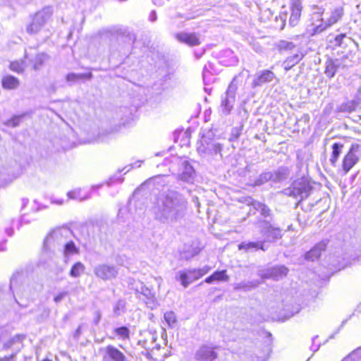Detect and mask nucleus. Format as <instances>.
Segmentation results:
<instances>
[{
	"label": "nucleus",
	"instance_id": "nucleus-46",
	"mask_svg": "<svg viewBox=\"0 0 361 361\" xmlns=\"http://www.w3.org/2000/svg\"><path fill=\"white\" fill-rule=\"evenodd\" d=\"M68 197L70 199L79 200L80 201H82L87 200L89 197H80V190L76 189L68 192Z\"/></svg>",
	"mask_w": 361,
	"mask_h": 361
},
{
	"label": "nucleus",
	"instance_id": "nucleus-22",
	"mask_svg": "<svg viewBox=\"0 0 361 361\" xmlns=\"http://www.w3.org/2000/svg\"><path fill=\"white\" fill-rule=\"evenodd\" d=\"M327 241L322 240L314 245V247L307 252L305 255V259L310 261L317 259L322 251L326 250Z\"/></svg>",
	"mask_w": 361,
	"mask_h": 361
},
{
	"label": "nucleus",
	"instance_id": "nucleus-45",
	"mask_svg": "<svg viewBox=\"0 0 361 361\" xmlns=\"http://www.w3.org/2000/svg\"><path fill=\"white\" fill-rule=\"evenodd\" d=\"M11 70L17 73H20L25 69V63L23 61H13L10 64Z\"/></svg>",
	"mask_w": 361,
	"mask_h": 361
},
{
	"label": "nucleus",
	"instance_id": "nucleus-42",
	"mask_svg": "<svg viewBox=\"0 0 361 361\" xmlns=\"http://www.w3.org/2000/svg\"><path fill=\"white\" fill-rule=\"evenodd\" d=\"M297 46L293 42L281 40L279 44V49L281 51H288L294 49Z\"/></svg>",
	"mask_w": 361,
	"mask_h": 361
},
{
	"label": "nucleus",
	"instance_id": "nucleus-19",
	"mask_svg": "<svg viewBox=\"0 0 361 361\" xmlns=\"http://www.w3.org/2000/svg\"><path fill=\"white\" fill-rule=\"evenodd\" d=\"M358 161L359 158L353 152V149L352 147L343 159L342 168L344 175H346Z\"/></svg>",
	"mask_w": 361,
	"mask_h": 361
},
{
	"label": "nucleus",
	"instance_id": "nucleus-49",
	"mask_svg": "<svg viewBox=\"0 0 361 361\" xmlns=\"http://www.w3.org/2000/svg\"><path fill=\"white\" fill-rule=\"evenodd\" d=\"M68 295L67 291H63L59 293L54 298V301L56 303L60 302L66 295Z\"/></svg>",
	"mask_w": 361,
	"mask_h": 361
},
{
	"label": "nucleus",
	"instance_id": "nucleus-7",
	"mask_svg": "<svg viewBox=\"0 0 361 361\" xmlns=\"http://www.w3.org/2000/svg\"><path fill=\"white\" fill-rule=\"evenodd\" d=\"M73 235L72 231L67 227L58 228L52 231L45 238L44 246L49 249L51 245H63Z\"/></svg>",
	"mask_w": 361,
	"mask_h": 361
},
{
	"label": "nucleus",
	"instance_id": "nucleus-40",
	"mask_svg": "<svg viewBox=\"0 0 361 361\" xmlns=\"http://www.w3.org/2000/svg\"><path fill=\"white\" fill-rule=\"evenodd\" d=\"M114 332L117 336L123 340H128L130 338V329L127 326L116 328Z\"/></svg>",
	"mask_w": 361,
	"mask_h": 361
},
{
	"label": "nucleus",
	"instance_id": "nucleus-34",
	"mask_svg": "<svg viewBox=\"0 0 361 361\" xmlns=\"http://www.w3.org/2000/svg\"><path fill=\"white\" fill-rule=\"evenodd\" d=\"M272 171H264L255 180L254 186H260L269 180H273Z\"/></svg>",
	"mask_w": 361,
	"mask_h": 361
},
{
	"label": "nucleus",
	"instance_id": "nucleus-36",
	"mask_svg": "<svg viewBox=\"0 0 361 361\" xmlns=\"http://www.w3.org/2000/svg\"><path fill=\"white\" fill-rule=\"evenodd\" d=\"M85 265L80 262L75 263L70 271V276L73 278H78L85 271Z\"/></svg>",
	"mask_w": 361,
	"mask_h": 361
},
{
	"label": "nucleus",
	"instance_id": "nucleus-55",
	"mask_svg": "<svg viewBox=\"0 0 361 361\" xmlns=\"http://www.w3.org/2000/svg\"><path fill=\"white\" fill-rule=\"evenodd\" d=\"M192 201L195 203V206L197 208H199L200 206V203L199 202V199L197 197L195 196V197H192Z\"/></svg>",
	"mask_w": 361,
	"mask_h": 361
},
{
	"label": "nucleus",
	"instance_id": "nucleus-38",
	"mask_svg": "<svg viewBox=\"0 0 361 361\" xmlns=\"http://www.w3.org/2000/svg\"><path fill=\"white\" fill-rule=\"evenodd\" d=\"M126 302L124 300H118L114 306L113 312L116 317H118L126 312Z\"/></svg>",
	"mask_w": 361,
	"mask_h": 361
},
{
	"label": "nucleus",
	"instance_id": "nucleus-53",
	"mask_svg": "<svg viewBox=\"0 0 361 361\" xmlns=\"http://www.w3.org/2000/svg\"><path fill=\"white\" fill-rule=\"evenodd\" d=\"M149 19L151 22H155L157 19V16L156 14V12L154 11H152L149 16Z\"/></svg>",
	"mask_w": 361,
	"mask_h": 361
},
{
	"label": "nucleus",
	"instance_id": "nucleus-30",
	"mask_svg": "<svg viewBox=\"0 0 361 361\" xmlns=\"http://www.w3.org/2000/svg\"><path fill=\"white\" fill-rule=\"evenodd\" d=\"M343 145L339 142H336L332 146V153L329 161L333 166H336L338 157H340Z\"/></svg>",
	"mask_w": 361,
	"mask_h": 361
},
{
	"label": "nucleus",
	"instance_id": "nucleus-12",
	"mask_svg": "<svg viewBox=\"0 0 361 361\" xmlns=\"http://www.w3.org/2000/svg\"><path fill=\"white\" fill-rule=\"evenodd\" d=\"M218 357L214 348L208 345H202L195 353V357L198 361H213Z\"/></svg>",
	"mask_w": 361,
	"mask_h": 361
},
{
	"label": "nucleus",
	"instance_id": "nucleus-59",
	"mask_svg": "<svg viewBox=\"0 0 361 361\" xmlns=\"http://www.w3.org/2000/svg\"><path fill=\"white\" fill-rule=\"evenodd\" d=\"M28 203L27 199H23V207H25V205Z\"/></svg>",
	"mask_w": 361,
	"mask_h": 361
},
{
	"label": "nucleus",
	"instance_id": "nucleus-47",
	"mask_svg": "<svg viewBox=\"0 0 361 361\" xmlns=\"http://www.w3.org/2000/svg\"><path fill=\"white\" fill-rule=\"evenodd\" d=\"M19 351L20 348L15 350V352H13L12 354H11L10 355L0 357V361H13Z\"/></svg>",
	"mask_w": 361,
	"mask_h": 361
},
{
	"label": "nucleus",
	"instance_id": "nucleus-51",
	"mask_svg": "<svg viewBox=\"0 0 361 361\" xmlns=\"http://www.w3.org/2000/svg\"><path fill=\"white\" fill-rule=\"evenodd\" d=\"M141 166V161H139L133 164H130L128 166H126L125 168H123L121 171H120V172L121 171H123L126 169L128 168V169L126 170V171L125 173H127L131 169L134 168V167H140Z\"/></svg>",
	"mask_w": 361,
	"mask_h": 361
},
{
	"label": "nucleus",
	"instance_id": "nucleus-20",
	"mask_svg": "<svg viewBox=\"0 0 361 361\" xmlns=\"http://www.w3.org/2000/svg\"><path fill=\"white\" fill-rule=\"evenodd\" d=\"M195 173L191 164L188 161H184L182 163V171L179 174V178L183 181L192 183L194 180Z\"/></svg>",
	"mask_w": 361,
	"mask_h": 361
},
{
	"label": "nucleus",
	"instance_id": "nucleus-24",
	"mask_svg": "<svg viewBox=\"0 0 361 361\" xmlns=\"http://www.w3.org/2000/svg\"><path fill=\"white\" fill-rule=\"evenodd\" d=\"M305 55V54L302 52L300 50H298L296 54L287 57V59L283 63L284 69L286 71L290 70L294 66L298 64L303 59Z\"/></svg>",
	"mask_w": 361,
	"mask_h": 361
},
{
	"label": "nucleus",
	"instance_id": "nucleus-58",
	"mask_svg": "<svg viewBox=\"0 0 361 361\" xmlns=\"http://www.w3.org/2000/svg\"><path fill=\"white\" fill-rule=\"evenodd\" d=\"M319 348V345H317V346H314V345H312V346L311 347V350L315 353L316 351H317Z\"/></svg>",
	"mask_w": 361,
	"mask_h": 361
},
{
	"label": "nucleus",
	"instance_id": "nucleus-15",
	"mask_svg": "<svg viewBox=\"0 0 361 361\" xmlns=\"http://www.w3.org/2000/svg\"><path fill=\"white\" fill-rule=\"evenodd\" d=\"M268 249L266 245V240H259L255 242H242L238 245V250H244L245 252H255L259 250L266 251Z\"/></svg>",
	"mask_w": 361,
	"mask_h": 361
},
{
	"label": "nucleus",
	"instance_id": "nucleus-17",
	"mask_svg": "<svg viewBox=\"0 0 361 361\" xmlns=\"http://www.w3.org/2000/svg\"><path fill=\"white\" fill-rule=\"evenodd\" d=\"M25 338V334H16L13 337L10 338L6 341H3V335H0V340H1L3 343V350H8L12 348L13 347L16 346V350L18 348H21L23 341Z\"/></svg>",
	"mask_w": 361,
	"mask_h": 361
},
{
	"label": "nucleus",
	"instance_id": "nucleus-16",
	"mask_svg": "<svg viewBox=\"0 0 361 361\" xmlns=\"http://www.w3.org/2000/svg\"><path fill=\"white\" fill-rule=\"evenodd\" d=\"M302 6L300 0H292L291 13L289 18V24L294 27L298 25L302 12Z\"/></svg>",
	"mask_w": 361,
	"mask_h": 361
},
{
	"label": "nucleus",
	"instance_id": "nucleus-8",
	"mask_svg": "<svg viewBox=\"0 0 361 361\" xmlns=\"http://www.w3.org/2000/svg\"><path fill=\"white\" fill-rule=\"evenodd\" d=\"M344 15V9L343 6H337L334 8L330 17L324 20V19L318 20L320 23L319 24L314 23L312 35H317L326 30L328 27L336 23L340 20Z\"/></svg>",
	"mask_w": 361,
	"mask_h": 361
},
{
	"label": "nucleus",
	"instance_id": "nucleus-54",
	"mask_svg": "<svg viewBox=\"0 0 361 361\" xmlns=\"http://www.w3.org/2000/svg\"><path fill=\"white\" fill-rule=\"evenodd\" d=\"M96 314H97V315H96V317H95V318H94V324H96V325H97V324H99V321H100V319H101V314H100V312H96Z\"/></svg>",
	"mask_w": 361,
	"mask_h": 361
},
{
	"label": "nucleus",
	"instance_id": "nucleus-61",
	"mask_svg": "<svg viewBox=\"0 0 361 361\" xmlns=\"http://www.w3.org/2000/svg\"><path fill=\"white\" fill-rule=\"evenodd\" d=\"M80 334V327H78L75 331V336Z\"/></svg>",
	"mask_w": 361,
	"mask_h": 361
},
{
	"label": "nucleus",
	"instance_id": "nucleus-37",
	"mask_svg": "<svg viewBox=\"0 0 361 361\" xmlns=\"http://www.w3.org/2000/svg\"><path fill=\"white\" fill-rule=\"evenodd\" d=\"M324 11L325 9L323 7H320L316 5L312 6V20L314 21L312 23V31L313 29V24H319L320 23L319 21H318V20L322 19L321 16L323 15Z\"/></svg>",
	"mask_w": 361,
	"mask_h": 361
},
{
	"label": "nucleus",
	"instance_id": "nucleus-23",
	"mask_svg": "<svg viewBox=\"0 0 361 361\" xmlns=\"http://www.w3.org/2000/svg\"><path fill=\"white\" fill-rule=\"evenodd\" d=\"M341 66V62L339 59H329L325 63L324 73L328 78H332Z\"/></svg>",
	"mask_w": 361,
	"mask_h": 361
},
{
	"label": "nucleus",
	"instance_id": "nucleus-18",
	"mask_svg": "<svg viewBox=\"0 0 361 361\" xmlns=\"http://www.w3.org/2000/svg\"><path fill=\"white\" fill-rule=\"evenodd\" d=\"M176 38L189 46H197L200 44V37L196 33L180 32L176 35Z\"/></svg>",
	"mask_w": 361,
	"mask_h": 361
},
{
	"label": "nucleus",
	"instance_id": "nucleus-9",
	"mask_svg": "<svg viewBox=\"0 0 361 361\" xmlns=\"http://www.w3.org/2000/svg\"><path fill=\"white\" fill-rule=\"evenodd\" d=\"M93 273L102 281H111L118 276L119 267L114 264L101 263L94 267Z\"/></svg>",
	"mask_w": 361,
	"mask_h": 361
},
{
	"label": "nucleus",
	"instance_id": "nucleus-33",
	"mask_svg": "<svg viewBox=\"0 0 361 361\" xmlns=\"http://www.w3.org/2000/svg\"><path fill=\"white\" fill-rule=\"evenodd\" d=\"M359 104L354 100H350L346 102L341 104L338 107V110L340 112L351 113L355 111L356 108Z\"/></svg>",
	"mask_w": 361,
	"mask_h": 361
},
{
	"label": "nucleus",
	"instance_id": "nucleus-26",
	"mask_svg": "<svg viewBox=\"0 0 361 361\" xmlns=\"http://www.w3.org/2000/svg\"><path fill=\"white\" fill-rule=\"evenodd\" d=\"M19 85L18 79L13 75H5L1 80V85L6 90H16Z\"/></svg>",
	"mask_w": 361,
	"mask_h": 361
},
{
	"label": "nucleus",
	"instance_id": "nucleus-43",
	"mask_svg": "<svg viewBox=\"0 0 361 361\" xmlns=\"http://www.w3.org/2000/svg\"><path fill=\"white\" fill-rule=\"evenodd\" d=\"M346 30H348L347 32H341L339 35H336L335 37L334 41H335V44L336 45L340 46V47L342 46L343 44L344 38L347 37V35L348 34H350V32H351V27H347Z\"/></svg>",
	"mask_w": 361,
	"mask_h": 361
},
{
	"label": "nucleus",
	"instance_id": "nucleus-25",
	"mask_svg": "<svg viewBox=\"0 0 361 361\" xmlns=\"http://www.w3.org/2000/svg\"><path fill=\"white\" fill-rule=\"evenodd\" d=\"M260 284V281L252 280L249 281H240L234 284V290H243L245 292L250 291L252 289L256 288Z\"/></svg>",
	"mask_w": 361,
	"mask_h": 361
},
{
	"label": "nucleus",
	"instance_id": "nucleus-27",
	"mask_svg": "<svg viewBox=\"0 0 361 361\" xmlns=\"http://www.w3.org/2000/svg\"><path fill=\"white\" fill-rule=\"evenodd\" d=\"M228 279L229 277L226 274V271L222 270L214 271L212 275L205 279L204 282L207 283H212L214 281H228Z\"/></svg>",
	"mask_w": 361,
	"mask_h": 361
},
{
	"label": "nucleus",
	"instance_id": "nucleus-5",
	"mask_svg": "<svg viewBox=\"0 0 361 361\" xmlns=\"http://www.w3.org/2000/svg\"><path fill=\"white\" fill-rule=\"evenodd\" d=\"M222 148V145L217 139L204 135L200 140V145L197 147V152L204 157L218 155L221 157Z\"/></svg>",
	"mask_w": 361,
	"mask_h": 361
},
{
	"label": "nucleus",
	"instance_id": "nucleus-31",
	"mask_svg": "<svg viewBox=\"0 0 361 361\" xmlns=\"http://www.w3.org/2000/svg\"><path fill=\"white\" fill-rule=\"evenodd\" d=\"M92 78V74L90 73H68L66 75L67 82H75L80 80H90Z\"/></svg>",
	"mask_w": 361,
	"mask_h": 361
},
{
	"label": "nucleus",
	"instance_id": "nucleus-39",
	"mask_svg": "<svg viewBox=\"0 0 361 361\" xmlns=\"http://www.w3.org/2000/svg\"><path fill=\"white\" fill-rule=\"evenodd\" d=\"M25 114L16 115L6 121L4 124L8 127L16 128L20 125Z\"/></svg>",
	"mask_w": 361,
	"mask_h": 361
},
{
	"label": "nucleus",
	"instance_id": "nucleus-4",
	"mask_svg": "<svg viewBox=\"0 0 361 361\" xmlns=\"http://www.w3.org/2000/svg\"><path fill=\"white\" fill-rule=\"evenodd\" d=\"M53 14L51 6H45L37 11L26 27V32L30 35L37 34L50 19Z\"/></svg>",
	"mask_w": 361,
	"mask_h": 361
},
{
	"label": "nucleus",
	"instance_id": "nucleus-48",
	"mask_svg": "<svg viewBox=\"0 0 361 361\" xmlns=\"http://www.w3.org/2000/svg\"><path fill=\"white\" fill-rule=\"evenodd\" d=\"M240 129L238 128H234L232 129L231 137H230L229 140L231 141L236 140L238 138V137L240 136Z\"/></svg>",
	"mask_w": 361,
	"mask_h": 361
},
{
	"label": "nucleus",
	"instance_id": "nucleus-60",
	"mask_svg": "<svg viewBox=\"0 0 361 361\" xmlns=\"http://www.w3.org/2000/svg\"><path fill=\"white\" fill-rule=\"evenodd\" d=\"M349 27V26L347 25L344 26L343 27H342V28H341V30H342V32H347V31H348V30H346V27Z\"/></svg>",
	"mask_w": 361,
	"mask_h": 361
},
{
	"label": "nucleus",
	"instance_id": "nucleus-6",
	"mask_svg": "<svg viewBox=\"0 0 361 361\" xmlns=\"http://www.w3.org/2000/svg\"><path fill=\"white\" fill-rule=\"evenodd\" d=\"M209 270V266H204L200 269L180 270L176 274L175 279L180 281L184 288H187L191 283L207 274Z\"/></svg>",
	"mask_w": 361,
	"mask_h": 361
},
{
	"label": "nucleus",
	"instance_id": "nucleus-63",
	"mask_svg": "<svg viewBox=\"0 0 361 361\" xmlns=\"http://www.w3.org/2000/svg\"><path fill=\"white\" fill-rule=\"evenodd\" d=\"M99 139L101 140V141H103L104 140V138L102 137V135H99Z\"/></svg>",
	"mask_w": 361,
	"mask_h": 361
},
{
	"label": "nucleus",
	"instance_id": "nucleus-10",
	"mask_svg": "<svg viewBox=\"0 0 361 361\" xmlns=\"http://www.w3.org/2000/svg\"><path fill=\"white\" fill-rule=\"evenodd\" d=\"M134 288L135 294L137 297L145 301L147 307L154 310L157 307L158 302L155 298V294L149 288H147L142 282L137 281L135 283Z\"/></svg>",
	"mask_w": 361,
	"mask_h": 361
},
{
	"label": "nucleus",
	"instance_id": "nucleus-21",
	"mask_svg": "<svg viewBox=\"0 0 361 361\" xmlns=\"http://www.w3.org/2000/svg\"><path fill=\"white\" fill-rule=\"evenodd\" d=\"M262 232L265 236L266 242H273L282 237L281 230L279 228L274 227L270 224L264 227Z\"/></svg>",
	"mask_w": 361,
	"mask_h": 361
},
{
	"label": "nucleus",
	"instance_id": "nucleus-44",
	"mask_svg": "<svg viewBox=\"0 0 361 361\" xmlns=\"http://www.w3.org/2000/svg\"><path fill=\"white\" fill-rule=\"evenodd\" d=\"M19 275H13L11 279L10 282V289L12 290V292L14 293L15 291L18 293L21 291L20 288L17 287L18 281H19Z\"/></svg>",
	"mask_w": 361,
	"mask_h": 361
},
{
	"label": "nucleus",
	"instance_id": "nucleus-29",
	"mask_svg": "<svg viewBox=\"0 0 361 361\" xmlns=\"http://www.w3.org/2000/svg\"><path fill=\"white\" fill-rule=\"evenodd\" d=\"M289 169L286 166H281L277 169L276 171L272 172L273 181L274 182H280L286 179L289 176Z\"/></svg>",
	"mask_w": 361,
	"mask_h": 361
},
{
	"label": "nucleus",
	"instance_id": "nucleus-28",
	"mask_svg": "<svg viewBox=\"0 0 361 361\" xmlns=\"http://www.w3.org/2000/svg\"><path fill=\"white\" fill-rule=\"evenodd\" d=\"M247 204L252 205L254 209L259 211L264 217L269 216L271 214V209L266 204L262 202L250 199L248 201Z\"/></svg>",
	"mask_w": 361,
	"mask_h": 361
},
{
	"label": "nucleus",
	"instance_id": "nucleus-62",
	"mask_svg": "<svg viewBox=\"0 0 361 361\" xmlns=\"http://www.w3.org/2000/svg\"><path fill=\"white\" fill-rule=\"evenodd\" d=\"M56 203L59 204H61L63 203V200L57 201Z\"/></svg>",
	"mask_w": 361,
	"mask_h": 361
},
{
	"label": "nucleus",
	"instance_id": "nucleus-64",
	"mask_svg": "<svg viewBox=\"0 0 361 361\" xmlns=\"http://www.w3.org/2000/svg\"><path fill=\"white\" fill-rule=\"evenodd\" d=\"M343 361H350L348 359H345Z\"/></svg>",
	"mask_w": 361,
	"mask_h": 361
},
{
	"label": "nucleus",
	"instance_id": "nucleus-2",
	"mask_svg": "<svg viewBox=\"0 0 361 361\" xmlns=\"http://www.w3.org/2000/svg\"><path fill=\"white\" fill-rule=\"evenodd\" d=\"M244 71L235 75L230 82L226 91L221 97V108L222 112L228 115L233 109L235 103L236 92L240 82V78L243 77Z\"/></svg>",
	"mask_w": 361,
	"mask_h": 361
},
{
	"label": "nucleus",
	"instance_id": "nucleus-35",
	"mask_svg": "<svg viewBox=\"0 0 361 361\" xmlns=\"http://www.w3.org/2000/svg\"><path fill=\"white\" fill-rule=\"evenodd\" d=\"M49 56L45 53H40L36 55L32 61L33 69L35 71L39 70L44 65V62L47 61Z\"/></svg>",
	"mask_w": 361,
	"mask_h": 361
},
{
	"label": "nucleus",
	"instance_id": "nucleus-50",
	"mask_svg": "<svg viewBox=\"0 0 361 361\" xmlns=\"http://www.w3.org/2000/svg\"><path fill=\"white\" fill-rule=\"evenodd\" d=\"M123 181V178H121V177H118V178L112 177V178H109V180L107 181V185L110 186L112 184H114L115 182H118L119 183H121Z\"/></svg>",
	"mask_w": 361,
	"mask_h": 361
},
{
	"label": "nucleus",
	"instance_id": "nucleus-1",
	"mask_svg": "<svg viewBox=\"0 0 361 361\" xmlns=\"http://www.w3.org/2000/svg\"><path fill=\"white\" fill-rule=\"evenodd\" d=\"M189 202L185 196L175 190L161 193L152 207L154 219L161 224L173 226L187 215Z\"/></svg>",
	"mask_w": 361,
	"mask_h": 361
},
{
	"label": "nucleus",
	"instance_id": "nucleus-57",
	"mask_svg": "<svg viewBox=\"0 0 361 361\" xmlns=\"http://www.w3.org/2000/svg\"><path fill=\"white\" fill-rule=\"evenodd\" d=\"M6 232L9 236H12L13 233V228H7L6 230Z\"/></svg>",
	"mask_w": 361,
	"mask_h": 361
},
{
	"label": "nucleus",
	"instance_id": "nucleus-13",
	"mask_svg": "<svg viewBox=\"0 0 361 361\" xmlns=\"http://www.w3.org/2000/svg\"><path fill=\"white\" fill-rule=\"evenodd\" d=\"M288 273V269L284 265H276L267 269L262 275V278L272 279L273 280L279 281V279L286 276Z\"/></svg>",
	"mask_w": 361,
	"mask_h": 361
},
{
	"label": "nucleus",
	"instance_id": "nucleus-32",
	"mask_svg": "<svg viewBox=\"0 0 361 361\" xmlns=\"http://www.w3.org/2000/svg\"><path fill=\"white\" fill-rule=\"evenodd\" d=\"M63 255L66 257H68L74 254L79 252V248L76 247L75 244L72 240H68L63 245Z\"/></svg>",
	"mask_w": 361,
	"mask_h": 361
},
{
	"label": "nucleus",
	"instance_id": "nucleus-56",
	"mask_svg": "<svg viewBox=\"0 0 361 361\" xmlns=\"http://www.w3.org/2000/svg\"><path fill=\"white\" fill-rule=\"evenodd\" d=\"M6 240L0 243V252L6 250Z\"/></svg>",
	"mask_w": 361,
	"mask_h": 361
},
{
	"label": "nucleus",
	"instance_id": "nucleus-11",
	"mask_svg": "<svg viewBox=\"0 0 361 361\" xmlns=\"http://www.w3.org/2000/svg\"><path fill=\"white\" fill-rule=\"evenodd\" d=\"M102 361H128L127 357L113 345H108L99 349Z\"/></svg>",
	"mask_w": 361,
	"mask_h": 361
},
{
	"label": "nucleus",
	"instance_id": "nucleus-41",
	"mask_svg": "<svg viewBox=\"0 0 361 361\" xmlns=\"http://www.w3.org/2000/svg\"><path fill=\"white\" fill-rule=\"evenodd\" d=\"M164 318L171 328H173L177 322L176 316L172 311L166 312L164 315Z\"/></svg>",
	"mask_w": 361,
	"mask_h": 361
},
{
	"label": "nucleus",
	"instance_id": "nucleus-3",
	"mask_svg": "<svg viewBox=\"0 0 361 361\" xmlns=\"http://www.w3.org/2000/svg\"><path fill=\"white\" fill-rule=\"evenodd\" d=\"M311 190L312 186L307 179L301 178L294 180L289 187L283 189L282 192L285 195L296 199L300 197V200L296 203L298 206L302 200L310 195Z\"/></svg>",
	"mask_w": 361,
	"mask_h": 361
},
{
	"label": "nucleus",
	"instance_id": "nucleus-14",
	"mask_svg": "<svg viewBox=\"0 0 361 361\" xmlns=\"http://www.w3.org/2000/svg\"><path fill=\"white\" fill-rule=\"evenodd\" d=\"M274 76V73L269 70L259 71L255 74L251 87L252 88L260 87L265 83L272 81Z\"/></svg>",
	"mask_w": 361,
	"mask_h": 361
},
{
	"label": "nucleus",
	"instance_id": "nucleus-52",
	"mask_svg": "<svg viewBox=\"0 0 361 361\" xmlns=\"http://www.w3.org/2000/svg\"><path fill=\"white\" fill-rule=\"evenodd\" d=\"M359 105L361 104V87H360L353 99Z\"/></svg>",
	"mask_w": 361,
	"mask_h": 361
}]
</instances>
